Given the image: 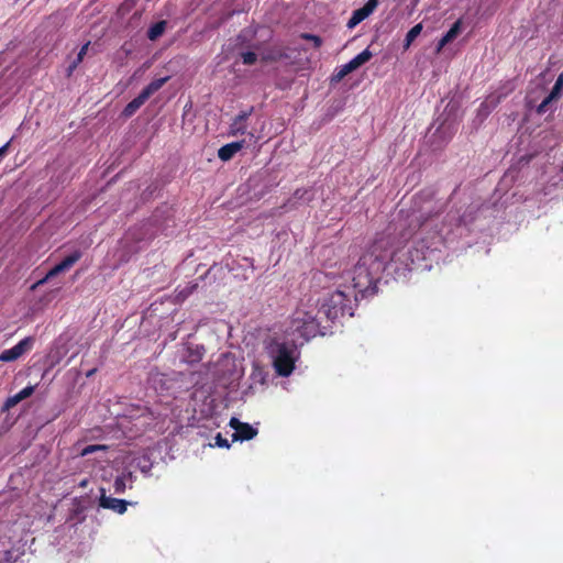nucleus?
<instances>
[{
  "label": "nucleus",
  "mask_w": 563,
  "mask_h": 563,
  "mask_svg": "<svg viewBox=\"0 0 563 563\" xmlns=\"http://www.w3.org/2000/svg\"><path fill=\"white\" fill-rule=\"evenodd\" d=\"M9 146H10V142L5 143L3 146L0 147V158L7 154Z\"/></svg>",
  "instance_id": "37"
},
{
  "label": "nucleus",
  "mask_w": 563,
  "mask_h": 563,
  "mask_svg": "<svg viewBox=\"0 0 563 563\" xmlns=\"http://www.w3.org/2000/svg\"><path fill=\"white\" fill-rule=\"evenodd\" d=\"M562 90H563V74H561L556 80H555V84L554 86L552 87V90L551 92L542 100V102L538 106L537 108V112L539 114H543L545 113L547 111L550 110L551 108V103L553 101H556L558 99H560L561 95H562Z\"/></svg>",
  "instance_id": "10"
},
{
  "label": "nucleus",
  "mask_w": 563,
  "mask_h": 563,
  "mask_svg": "<svg viewBox=\"0 0 563 563\" xmlns=\"http://www.w3.org/2000/svg\"><path fill=\"white\" fill-rule=\"evenodd\" d=\"M422 31V24L418 23L415 26H412L406 34L404 48L408 49L412 42L419 36V34Z\"/></svg>",
  "instance_id": "18"
},
{
  "label": "nucleus",
  "mask_w": 563,
  "mask_h": 563,
  "mask_svg": "<svg viewBox=\"0 0 563 563\" xmlns=\"http://www.w3.org/2000/svg\"><path fill=\"white\" fill-rule=\"evenodd\" d=\"M252 110L240 112L230 125V135L238 136L246 132V120L251 115Z\"/></svg>",
  "instance_id": "13"
},
{
  "label": "nucleus",
  "mask_w": 563,
  "mask_h": 563,
  "mask_svg": "<svg viewBox=\"0 0 563 563\" xmlns=\"http://www.w3.org/2000/svg\"><path fill=\"white\" fill-rule=\"evenodd\" d=\"M84 57L77 55L76 59L68 66L67 73L68 76L73 74V71L78 67V65L82 62Z\"/></svg>",
  "instance_id": "29"
},
{
  "label": "nucleus",
  "mask_w": 563,
  "mask_h": 563,
  "mask_svg": "<svg viewBox=\"0 0 563 563\" xmlns=\"http://www.w3.org/2000/svg\"><path fill=\"white\" fill-rule=\"evenodd\" d=\"M389 240L387 246V265L386 269L389 271L395 277H406L407 273L413 269L417 264L426 260L424 246H418L416 242H405L401 245H395L394 241L388 235H380Z\"/></svg>",
  "instance_id": "2"
},
{
  "label": "nucleus",
  "mask_w": 563,
  "mask_h": 563,
  "mask_svg": "<svg viewBox=\"0 0 563 563\" xmlns=\"http://www.w3.org/2000/svg\"><path fill=\"white\" fill-rule=\"evenodd\" d=\"M378 3V0H368L362 8L354 10L352 16L346 23V26L349 29H354L376 10Z\"/></svg>",
  "instance_id": "8"
},
{
  "label": "nucleus",
  "mask_w": 563,
  "mask_h": 563,
  "mask_svg": "<svg viewBox=\"0 0 563 563\" xmlns=\"http://www.w3.org/2000/svg\"><path fill=\"white\" fill-rule=\"evenodd\" d=\"M461 31V21L457 20L451 27L450 30L444 34V36L446 37L445 41H450L452 42L460 33Z\"/></svg>",
  "instance_id": "21"
},
{
  "label": "nucleus",
  "mask_w": 563,
  "mask_h": 563,
  "mask_svg": "<svg viewBox=\"0 0 563 563\" xmlns=\"http://www.w3.org/2000/svg\"><path fill=\"white\" fill-rule=\"evenodd\" d=\"M99 506L104 509H111L114 512L122 515L126 511L128 501H125L124 499L107 496L104 490H102L101 496L99 498Z\"/></svg>",
  "instance_id": "11"
},
{
  "label": "nucleus",
  "mask_w": 563,
  "mask_h": 563,
  "mask_svg": "<svg viewBox=\"0 0 563 563\" xmlns=\"http://www.w3.org/2000/svg\"><path fill=\"white\" fill-rule=\"evenodd\" d=\"M265 350L278 376L288 377L292 374L299 358V352L294 341H280L277 338H272L266 343Z\"/></svg>",
  "instance_id": "3"
},
{
  "label": "nucleus",
  "mask_w": 563,
  "mask_h": 563,
  "mask_svg": "<svg viewBox=\"0 0 563 563\" xmlns=\"http://www.w3.org/2000/svg\"><path fill=\"white\" fill-rule=\"evenodd\" d=\"M446 37L443 35L442 38L438 43L437 51L440 52L446 44L450 43V41H445Z\"/></svg>",
  "instance_id": "34"
},
{
  "label": "nucleus",
  "mask_w": 563,
  "mask_h": 563,
  "mask_svg": "<svg viewBox=\"0 0 563 563\" xmlns=\"http://www.w3.org/2000/svg\"><path fill=\"white\" fill-rule=\"evenodd\" d=\"M241 57L244 65H254L257 60V55L254 52H243Z\"/></svg>",
  "instance_id": "23"
},
{
  "label": "nucleus",
  "mask_w": 563,
  "mask_h": 563,
  "mask_svg": "<svg viewBox=\"0 0 563 563\" xmlns=\"http://www.w3.org/2000/svg\"><path fill=\"white\" fill-rule=\"evenodd\" d=\"M84 57L77 55L76 59L68 66L67 73L68 76L73 74V71L78 67V65L82 62Z\"/></svg>",
  "instance_id": "28"
},
{
  "label": "nucleus",
  "mask_w": 563,
  "mask_h": 563,
  "mask_svg": "<svg viewBox=\"0 0 563 563\" xmlns=\"http://www.w3.org/2000/svg\"><path fill=\"white\" fill-rule=\"evenodd\" d=\"M352 297L357 298L355 291L335 290L322 303L323 316L329 320H335L344 316H353Z\"/></svg>",
  "instance_id": "5"
},
{
  "label": "nucleus",
  "mask_w": 563,
  "mask_h": 563,
  "mask_svg": "<svg viewBox=\"0 0 563 563\" xmlns=\"http://www.w3.org/2000/svg\"><path fill=\"white\" fill-rule=\"evenodd\" d=\"M233 15V13H229L225 19H229Z\"/></svg>",
  "instance_id": "39"
},
{
  "label": "nucleus",
  "mask_w": 563,
  "mask_h": 563,
  "mask_svg": "<svg viewBox=\"0 0 563 563\" xmlns=\"http://www.w3.org/2000/svg\"><path fill=\"white\" fill-rule=\"evenodd\" d=\"M19 402H20V400H18V397L15 395L10 396L7 398V400L3 405V410H9V409L15 407Z\"/></svg>",
  "instance_id": "26"
},
{
  "label": "nucleus",
  "mask_w": 563,
  "mask_h": 563,
  "mask_svg": "<svg viewBox=\"0 0 563 563\" xmlns=\"http://www.w3.org/2000/svg\"><path fill=\"white\" fill-rule=\"evenodd\" d=\"M34 340L31 336H26L21 340L13 347L4 350L0 354L1 362H13L21 357L25 352L30 351L33 346Z\"/></svg>",
  "instance_id": "7"
},
{
  "label": "nucleus",
  "mask_w": 563,
  "mask_h": 563,
  "mask_svg": "<svg viewBox=\"0 0 563 563\" xmlns=\"http://www.w3.org/2000/svg\"><path fill=\"white\" fill-rule=\"evenodd\" d=\"M388 245V239L376 238L354 266L352 271L353 289L362 297L374 295L377 291L376 284L387 265Z\"/></svg>",
  "instance_id": "1"
},
{
  "label": "nucleus",
  "mask_w": 563,
  "mask_h": 563,
  "mask_svg": "<svg viewBox=\"0 0 563 563\" xmlns=\"http://www.w3.org/2000/svg\"><path fill=\"white\" fill-rule=\"evenodd\" d=\"M82 256V253L81 251L79 250H76L74 251L71 254L67 255L63 261H60L58 264H56L55 266H53L47 273L46 275L40 279L34 286L33 288L37 287V286H41V285H44L45 283H47L49 279H52L53 277L62 274V273H65L67 271H69Z\"/></svg>",
  "instance_id": "6"
},
{
  "label": "nucleus",
  "mask_w": 563,
  "mask_h": 563,
  "mask_svg": "<svg viewBox=\"0 0 563 563\" xmlns=\"http://www.w3.org/2000/svg\"><path fill=\"white\" fill-rule=\"evenodd\" d=\"M244 146V141L232 142L221 146L218 151V157L223 161H230Z\"/></svg>",
  "instance_id": "14"
},
{
  "label": "nucleus",
  "mask_w": 563,
  "mask_h": 563,
  "mask_svg": "<svg viewBox=\"0 0 563 563\" xmlns=\"http://www.w3.org/2000/svg\"><path fill=\"white\" fill-rule=\"evenodd\" d=\"M35 390V386H26L22 390H20L15 396L18 397V400L22 401L33 395Z\"/></svg>",
  "instance_id": "24"
},
{
  "label": "nucleus",
  "mask_w": 563,
  "mask_h": 563,
  "mask_svg": "<svg viewBox=\"0 0 563 563\" xmlns=\"http://www.w3.org/2000/svg\"><path fill=\"white\" fill-rule=\"evenodd\" d=\"M300 36H301V38H303L306 41H311V43H313V46L316 48H319L322 45V38L318 35L310 34V33H302Z\"/></svg>",
  "instance_id": "22"
},
{
  "label": "nucleus",
  "mask_w": 563,
  "mask_h": 563,
  "mask_svg": "<svg viewBox=\"0 0 563 563\" xmlns=\"http://www.w3.org/2000/svg\"><path fill=\"white\" fill-rule=\"evenodd\" d=\"M146 98L140 92L137 97L131 100L122 110V117L131 118L145 102Z\"/></svg>",
  "instance_id": "15"
},
{
  "label": "nucleus",
  "mask_w": 563,
  "mask_h": 563,
  "mask_svg": "<svg viewBox=\"0 0 563 563\" xmlns=\"http://www.w3.org/2000/svg\"><path fill=\"white\" fill-rule=\"evenodd\" d=\"M355 68L353 65L349 62L344 65H342L335 74L332 76V81H341L345 76H347L350 73L354 71Z\"/></svg>",
  "instance_id": "20"
},
{
  "label": "nucleus",
  "mask_w": 563,
  "mask_h": 563,
  "mask_svg": "<svg viewBox=\"0 0 563 563\" xmlns=\"http://www.w3.org/2000/svg\"><path fill=\"white\" fill-rule=\"evenodd\" d=\"M96 372H97V369H96V368H92V369H90V371L86 374V376H87V377H90V376H92Z\"/></svg>",
  "instance_id": "38"
},
{
  "label": "nucleus",
  "mask_w": 563,
  "mask_h": 563,
  "mask_svg": "<svg viewBox=\"0 0 563 563\" xmlns=\"http://www.w3.org/2000/svg\"><path fill=\"white\" fill-rule=\"evenodd\" d=\"M166 29V22L165 21H159V22H156L154 23L147 31V37L151 40V41H155L157 40L165 31Z\"/></svg>",
  "instance_id": "19"
},
{
  "label": "nucleus",
  "mask_w": 563,
  "mask_h": 563,
  "mask_svg": "<svg viewBox=\"0 0 563 563\" xmlns=\"http://www.w3.org/2000/svg\"><path fill=\"white\" fill-rule=\"evenodd\" d=\"M84 57L77 55L76 59L68 66L67 73L68 76L73 74V71L78 67V65L82 62Z\"/></svg>",
  "instance_id": "31"
},
{
  "label": "nucleus",
  "mask_w": 563,
  "mask_h": 563,
  "mask_svg": "<svg viewBox=\"0 0 563 563\" xmlns=\"http://www.w3.org/2000/svg\"><path fill=\"white\" fill-rule=\"evenodd\" d=\"M168 80V77L158 78L152 80L142 91L141 93L148 99L154 92L159 90Z\"/></svg>",
  "instance_id": "16"
},
{
  "label": "nucleus",
  "mask_w": 563,
  "mask_h": 563,
  "mask_svg": "<svg viewBox=\"0 0 563 563\" xmlns=\"http://www.w3.org/2000/svg\"><path fill=\"white\" fill-rule=\"evenodd\" d=\"M229 426L234 429V440H251L257 434V430L246 422H241L238 418L232 417Z\"/></svg>",
  "instance_id": "9"
},
{
  "label": "nucleus",
  "mask_w": 563,
  "mask_h": 563,
  "mask_svg": "<svg viewBox=\"0 0 563 563\" xmlns=\"http://www.w3.org/2000/svg\"><path fill=\"white\" fill-rule=\"evenodd\" d=\"M216 444L220 448L230 446L229 441L225 438H223L220 433H218V435L216 437Z\"/></svg>",
  "instance_id": "32"
},
{
  "label": "nucleus",
  "mask_w": 563,
  "mask_h": 563,
  "mask_svg": "<svg viewBox=\"0 0 563 563\" xmlns=\"http://www.w3.org/2000/svg\"><path fill=\"white\" fill-rule=\"evenodd\" d=\"M446 37L443 35L442 38L438 43L437 51L440 52L446 44L450 43V41H445Z\"/></svg>",
  "instance_id": "35"
},
{
  "label": "nucleus",
  "mask_w": 563,
  "mask_h": 563,
  "mask_svg": "<svg viewBox=\"0 0 563 563\" xmlns=\"http://www.w3.org/2000/svg\"><path fill=\"white\" fill-rule=\"evenodd\" d=\"M88 47H89V42L81 46V48H80V51L78 52L77 55H80L81 57H85V55L88 52Z\"/></svg>",
  "instance_id": "36"
},
{
  "label": "nucleus",
  "mask_w": 563,
  "mask_h": 563,
  "mask_svg": "<svg viewBox=\"0 0 563 563\" xmlns=\"http://www.w3.org/2000/svg\"><path fill=\"white\" fill-rule=\"evenodd\" d=\"M372 57H373V53L368 48H366L363 52H361L360 54H357L355 57H353L350 60V63L353 65V67L356 70L358 67H361L362 65L367 63Z\"/></svg>",
  "instance_id": "17"
},
{
  "label": "nucleus",
  "mask_w": 563,
  "mask_h": 563,
  "mask_svg": "<svg viewBox=\"0 0 563 563\" xmlns=\"http://www.w3.org/2000/svg\"><path fill=\"white\" fill-rule=\"evenodd\" d=\"M99 449H101V446H100V445H89V446H87V448L84 450L82 454H84V455H86V454L92 453V452H95V451H97V450H99Z\"/></svg>",
  "instance_id": "33"
},
{
  "label": "nucleus",
  "mask_w": 563,
  "mask_h": 563,
  "mask_svg": "<svg viewBox=\"0 0 563 563\" xmlns=\"http://www.w3.org/2000/svg\"><path fill=\"white\" fill-rule=\"evenodd\" d=\"M114 493L122 494L125 490V481L123 477H117L113 484Z\"/></svg>",
  "instance_id": "25"
},
{
  "label": "nucleus",
  "mask_w": 563,
  "mask_h": 563,
  "mask_svg": "<svg viewBox=\"0 0 563 563\" xmlns=\"http://www.w3.org/2000/svg\"><path fill=\"white\" fill-rule=\"evenodd\" d=\"M308 189L305 188H298L294 192V198L297 200H310V198H306V195H308Z\"/></svg>",
  "instance_id": "27"
},
{
  "label": "nucleus",
  "mask_w": 563,
  "mask_h": 563,
  "mask_svg": "<svg viewBox=\"0 0 563 563\" xmlns=\"http://www.w3.org/2000/svg\"><path fill=\"white\" fill-rule=\"evenodd\" d=\"M320 314H323L322 307L319 309L317 307L306 309L305 306L301 305L292 314V325L302 338H313L320 332Z\"/></svg>",
  "instance_id": "4"
},
{
  "label": "nucleus",
  "mask_w": 563,
  "mask_h": 563,
  "mask_svg": "<svg viewBox=\"0 0 563 563\" xmlns=\"http://www.w3.org/2000/svg\"><path fill=\"white\" fill-rule=\"evenodd\" d=\"M84 57L77 55L76 59L68 66L67 73L68 76L73 74V71L78 67V65L82 62Z\"/></svg>",
  "instance_id": "30"
},
{
  "label": "nucleus",
  "mask_w": 563,
  "mask_h": 563,
  "mask_svg": "<svg viewBox=\"0 0 563 563\" xmlns=\"http://www.w3.org/2000/svg\"><path fill=\"white\" fill-rule=\"evenodd\" d=\"M261 58L264 63H276L289 58V55L286 52V47L283 45L274 44L264 49Z\"/></svg>",
  "instance_id": "12"
}]
</instances>
